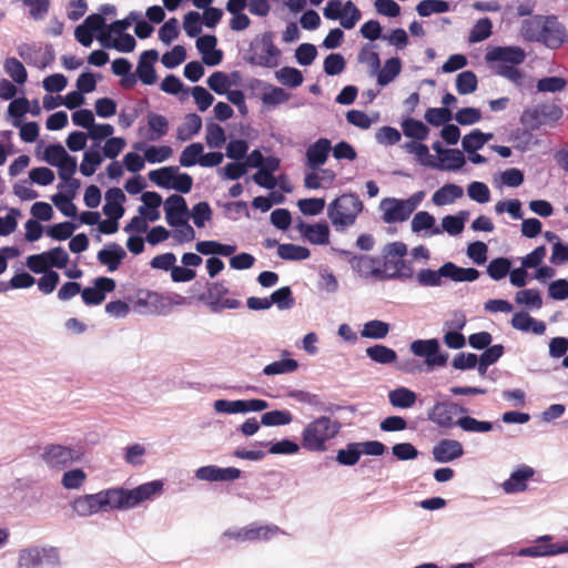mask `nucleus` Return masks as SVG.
I'll return each mask as SVG.
<instances>
[{"label":"nucleus","instance_id":"nucleus-1","mask_svg":"<svg viewBox=\"0 0 568 568\" xmlns=\"http://www.w3.org/2000/svg\"><path fill=\"white\" fill-rule=\"evenodd\" d=\"M163 489L161 480L142 484L133 489L110 488L97 494L75 498L71 507L79 516L85 517L100 510L129 509L151 499Z\"/></svg>","mask_w":568,"mask_h":568},{"label":"nucleus","instance_id":"nucleus-2","mask_svg":"<svg viewBox=\"0 0 568 568\" xmlns=\"http://www.w3.org/2000/svg\"><path fill=\"white\" fill-rule=\"evenodd\" d=\"M521 37L529 42H539L549 49H558L568 42V33L556 16H534L523 21Z\"/></svg>","mask_w":568,"mask_h":568},{"label":"nucleus","instance_id":"nucleus-3","mask_svg":"<svg viewBox=\"0 0 568 568\" xmlns=\"http://www.w3.org/2000/svg\"><path fill=\"white\" fill-rule=\"evenodd\" d=\"M339 429L338 420H333L328 416H320L305 426L302 433V446L310 452H325L326 443L334 438Z\"/></svg>","mask_w":568,"mask_h":568},{"label":"nucleus","instance_id":"nucleus-4","mask_svg":"<svg viewBox=\"0 0 568 568\" xmlns=\"http://www.w3.org/2000/svg\"><path fill=\"white\" fill-rule=\"evenodd\" d=\"M443 277L454 282H473L479 277V272L473 267L464 268L453 262H446L437 271L423 268L416 275L418 284L425 287L440 286Z\"/></svg>","mask_w":568,"mask_h":568},{"label":"nucleus","instance_id":"nucleus-5","mask_svg":"<svg viewBox=\"0 0 568 568\" xmlns=\"http://www.w3.org/2000/svg\"><path fill=\"white\" fill-rule=\"evenodd\" d=\"M363 209V202L357 194L345 193L329 203L327 215L333 226L342 231L355 223Z\"/></svg>","mask_w":568,"mask_h":568},{"label":"nucleus","instance_id":"nucleus-6","mask_svg":"<svg viewBox=\"0 0 568 568\" xmlns=\"http://www.w3.org/2000/svg\"><path fill=\"white\" fill-rule=\"evenodd\" d=\"M407 246L403 242H393L383 250V264H381L383 280L410 278L413 267L404 260Z\"/></svg>","mask_w":568,"mask_h":568},{"label":"nucleus","instance_id":"nucleus-7","mask_svg":"<svg viewBox=\"0 0 568 568\" xmlns=\"http://www.w3.org/2000/svg\"><path fill=\"white\" fill-rule=\"evenodd\" d=\"M282 51L274 43L272 32H264L250 44L246 61L252 65L274 69L280 64Z\"/></svg>","mask_w":568,"mask_h":568},{"label":"nucleus","instance_id":"nucleus-8","mask_svg":"<svg viewBox=\"0 0 568 568\" xmlns=\"http://www.w3.org/2000/svg\"><path fill=\"white\" fill-rule=\"evenodd\" d=\"M561 116L562 110L559 105L555 103H544L535 108L526 109L520 116V122L531 130H535L541 125L555 124Z\"/></svg>","mask_w":568,"mask_h":568},{"label":"nucleus","instance_id":"nucleus-9","mask_svg":"<svg viewBox=\"0 0 568 568\" xmlns=\"http://www.w3.org/2000/svg\"><path fill=\"white\" fill-rule=\"evenodd\" d=\"M323 13L326 19L338 20L341 26L347 30L353 29L362 18V13L354 2H326Z\"/></svg>","mask_w":568,"mask_h":568},{"label":"nucleus","instance_id":"nucleus-10","mask_svg":"<svg viewBox=\"0 0 568 568\" xmlns=\"http://www.w3.org/2000/svg\"><path fill=\"white\" fill-rule=\"evenodd\" d=\"M229 293L227 287L221 282L207 283V288L200 296L201 301L207 302L212 312H220L223 308L235 310L240 307L241 302L235 298H224Z\"/></svg>","mask_w":568,"mask_h":568},{"label":"nucleus","instance_id":"nucleus-11","mask_svg":"<svg viewBox=\"0 0 568 568\" xmlns=\"http://www.w3.org/2000/svg\"><path fill=\"white\" fill-rule=\"evenodd\" d=\"M383 210V221L385 223H396L406 221L416 209V203L412 200H397L386 197L381 202Z\"/></svg>","mask_w":568,"mask_h":568},{"label":"nucleus","instance_id":"nucleus-12","mask_svg":"<svg viewBox=\"0 0 568 568\" xmlns=\"http://www.w3.org/2000/svg\"><path fill=\"white\" fill-rule=\"evenodd\" d=\"M410 352L416 356L425 357L429 368L445 366L448 359L447 354L439 353V343L436 338L412 342Z\"/></svg>","mask_w":568,"mask_h":568},{"label":"nucleus","instance_id":"nucleus-13","mask_svg":"<svg viewBox=\"0 0 568 568\" xmlns=\"http://www.w3.org/2000/svg\"><path fill=\"white\" fill-rule=\"evenodd\" d=\"M467 408L452 402H437L428 412V419L442 428L457 426L454 416L466 414Z\"/></svg>","mask_w":568,"mask_h":568},{"label":"nucleus","instance_id":"nucleus-14","mask_svg":"<svg viewBox=\"0 0 568 568\" xmlns=\"http://www.w3.org/2000/svg\"><path fill=\"white\" fill-rule=\"evenodd\" d=\"M41 457L49 467L60 469L80 460L81 455L71 447L49 445L44 448Z\"/></svg>","mask_w":568,"mask_h":568},{"label":"nucleus","instance_id":"nucleus-15","mask_svg":"<svg viewBox=\"0 0 568 568\" xmlns=\"http://www.w3.org/2000/svg\"><path fill=\"white\" fill-rule=\"evenodd\" d=\"M165 220L172 227L185 224L189 219L186 201L182 195L172 194L164 202Z\"/></svg>","mask_w":568,"mask_h":568},{"label":"nucleus","instance_id":"nucleus-16","mask_svg":"<svg viewBox=\"0 0 568 568\" xmlns=\"http://www.w3.org/2000/svg\"><path fill=\"white\" fill-rule=\"evenodd\" d=\"M170 124L168 119L155 112L146 114V126H140L138 130L139 135L143 136L146 141L155 142L165 136L169 132Z\"/></svg>","mask_w":568,"mask_h":568},{"label":"nucleus","instance_id":"nucleus-17","mask_svg":"<svg viewBox=\"0 0 568 568\" xmlns=\"http://www.w3.org/2000/svg\"><path fill=\"white\" fill-rule=\"evenodd\" d=\"M114 288L113 278L101 276L94 281V287H85L81 291V297L87 305H99L105 300V294Z\"/></svg>","mask_w":568,"mask_h":568},{"label":"nucleus","instance_id":"nucleus-18","mask_svg":"<svg viewBox=\"0 0 568 568\" xmlns=\"http://www.w3.org/2000/svg\"><path fill=\"white\" fill-rule=\"evenodd\" d=\"M487 62H499L519 65L526 59V52L520 47H495L486 53Z\"/></svg>","mask_w":568,"mask_h":568},{"label":"nucleus","instance_id":"nucleus-19","mask_svg":"<svg viewBox=\"0 0 568 568\" xmlns=\"http://www.w3.org/2000/svg\"><path fill=\"white\" fill-rule=\"evenodd\" d=\"M550 540V536H542L538 539L537 545L520 549L519 555L526 557H541L568 552V541H565L562 545H558L549 544Z\"/></svg>","mask_w":568,"mask_h":568},{"label":"nucleus","instance_id":"nucleus-20","mask_svg":"<svg viewBox=\"0 0 568 568\" xmlns=\"http://www.w3.org/2000/svg\"><path fill=\"white\" fill-rule=\"evenodd\" d=\"M352 268L363 277L383 280L381 261L368 255H354L348 260Z\"/></svg>","mask_w":568,"mask_h":568},{"label":"nucleus","instance_id":"nucleus-21","mask_svg":"<svg viewBox=\"0 0 568 568\" xmlns=\"http://www.w3.org/2000/svg\"><path fill=\"white\" fill-rule=\"evenodd\" d=\"M332 150L331 141L326 138H321L311 144L306 150V166L311 170H317L325 164L328 154Z\"/></svg>","mask_w":568,"mask_h":568},{"label":"nucleus","instance_id":"nucleus-22","mask_svg":"<svg viewBox=\"0 0 568 568\" xmlns=\"http://www.w3.org/2000/svg\"><path fill=\"white\" fill-rule=\"evenodd\" d=\"M159 53L151 49L143 51L136 67V77L143 84L151 85L156 81V73L153 64L158 61Z\"/></svg>","mask_w":568,"mask_h":568},{"label":"nucleus","instance_id":"nucleus-23","mask_svg":"<svg viewBox=\"0 0 568 568\" xmlns=\"http://www.w3.org/2000/svg\"><path fill=\"white\" fill-rule=\"evenodd\" d=\"M433 457L438 463H449L464 455L463 445L456 439H442L433 447Z\"/></svg>","mask_w":568,"mask_h":568},{"label":"nucleus","instance_id":"nucleus-24","mask_svg":"<svg viewBox=\"0 0 568 568\" xmlns=\"http://www.w3.org/2000/svg\"><path fill=\"white\" fill-rule=\"evenodd\" d=\"M298 231L312 244L325 245L329 242V227L326 223H300Z\"/></svg>","mask_w":568,"mask_h":568},{"label":"nucleus","instance_id":"nucleus-25","mask_svg":"<svg viewBox=\"0 0 568 568\" xmlns=\"http://www.w3.org/2000/svg\"><path fill=\"white\" fill-rule=\"evenodd\" d=\"M277 527H268V526H258V527H247L239 530H226L224 532L225 537L230 539H235L239 541L246 540H256L261 538H267L268 532L276 531Z\"/></svg>","mask_w":568,"mask_h":568},{"label":"nucleus","instance_id":"nucleus-26","mask_svg":"<svg viewBox=\"0 0 568 568\" xmlns=\"http://www.w3.org/2000/svg\"><path fill=\"white\" fill-rule=\"evenodd\" d=\"M534 476V469L529 466H523L515 470L510 477L503 484V489L508 493H518L526 489V481Z\"/></svg>","mask_w":568,"mask_h":568},{"label":"nucleus","instance_id":"nucleus-27","mask_svg":"<svg viewBox=\"0 0 568 568\" xmlns=\"http://www.w3.org/2000/svg\"><path fill=\"white\" fill-rule=\"evenodd\" d=\"M125 256V251L119 244L113 243L108 248L99 251L98 261L108 266L110 272H114Z\"/></svg>","mask_w":568,"mask_h":568},{"label":"nucleus","instance_id":"nucleus-28","mask_svg":"<svg viewBox=\"0 0 568 568\" xmlns=\"http://www.w3.org/2000/svg\"><path fill=\"white\" fill-rule=\"evenodd\" d=\"M133 149L136 151H144V159L149 163H161L168 160L173 151L172 148L169 145H150L145 148V144L143 142H135L133 144Z\"/></svg>","mask_w":568,"mask_h":568},{"label":"nucleus","instance_id":"nucleus-29","mask_svg":"<svg viewBox=\"0 0 568 568\" xmlns=\"http://www.w3.org/2000/svg\"><path fill=\"white\" fill-rule=\"evenodd\" d=\"M247 2H226V9L232 14L230 27L232 30L242 31L245 30L250 23V18L243 13L246 9Z\"/></svg>","mask_w":568,"mask_h":568},{"label":"nucleus","instance_id":"nucleus-30","mask_svg":"<svg viewBox=\"0 0 568 568\" xmlns=\"http://www.w3.org/2000/svg\"><path fill=\"white\" fill-rule=\"evenodd\" d=\"M202 129V119L195 113H190L184 118L182 125L178 128L176 136L180 141H189Z\"/></svg>","mask_w":568,"mask_h":568},{"label":"nucleus","instance_id":"nucleus-31","mask_svg":"<svg viewBox=\"0 0 568 568\" xmlns=\"http://www.w3.org/2000/svg\"><path fill=\"white\" fill-rule=\"evenodd\" d=\"M464 194L463 189L456 184H445L433 194V202L437 206H443L453 203L455 200L462 197Z\"/></svg>","mask_w":568,"mask_h":568},{"label":"nucleus","instance_id":"nucleus-32","mask_svg":"<svg viewBox=\"0 0 568 568\" xmlns=\"http://www.w3.org/2000/svg\"><path fill=\"white\" fill-rule=\"evenodd\" d=\"M402 71V62L400 59L389 58L385 61L384 67L377 71V83L381 87H385L392 81L395 80V78Z\"/></svg>","mask_w":568,"mask_h":568},{"label":"nucleus","instance_id":"nucleus-33","mask_svg":"<svg viewBox=\"0 0 568 568\" xmlns=\"http://www.w3.org/2000/svg\"><path fill=\"white\" fill-rule=\"evenodd\" d=\"M388 399L392 406L397 408H409L416 403V394L406 387H397L389 392Z\"/></svg>","mask_w":568,"mask_h":568},{"label":"nucleus","instance_id":"nucleus-34","mask_svg":"<svg viewBox=\"0 0 568 568\" xmlns=\"http://www.w3.org/2000/svg\"><path fill=\"white\" fill-rule=\"evenodd\" d=\"M412 230L415 233H419L420 231L424 230H432V235H437L442 233V229L435 226V217L426 211L417 212L414 215L412 220Z\"/></svg>","mask_w":568,"mask_h":568},{"label":"nucleus","instance_id":"nucleus-35","mask_svg":"<svg viewBox=\"0 0 568 568\" xmlns=\"http://www.w3.org/2000/svg\"><path fill=\"white\" fill-rule=\"evenodd\" d=\"M403 133L407 138L424 141L429 134V129L419 120L408 118L402 122Z\"/></svg>","mask_w":568,"mask_h":568},{"label":"nucleus","instance_id":"nucleus-36","mask_svg":"<svg viewBox=\"0 0 568 568\" xmlns=\"http://www.w3.org/2000/svg\"><path fill=\"white\" fill-rule=\"evenodd\" d=\"M275 78L281 84L290 88L300 87L304 80L302 72L293 67H283L275 71Z\"/></svg>","mask_w":568,"mask_h":568},{"label":"nucleus","instance_id":"nucleus-37","mask_svg":"<svg viewBox=\"0 0 568 568\" xmlns=\"http://www.w3.org/2000/svg\"><path fill=\"white\" fill-rule=\"evenodd\" d=\"M277 254L281 258L287 261H302L310 257L311 252L307 247L296 244H280Z\"/></svg>","mask_w":568,"mask_h":568},{"label":"nucleus","instance_id":"nucleus-38","mask_svg":"<svg viewBox=\"0 0 568 568\" xmlns=\"http://www.w3.org/2000/svg\"><path fill=\"white\" fill-rule=\"evenodd\" d=\"M366 355L378 364H390L397 359V354L394 349L385 345H374L366 348Z\"/></svg>","mask_w":568,"mask_h":568},{"label":"nucleus","instance_id":"nucleus-39","mask_svg":"<svg viewBox=\"0 0 568 568\" xmlns=\"http://www.w3.org/2000/svg\"><path fill=\"white\" fill-rule=\"evenodd\" d=\"M43 551L39 547L22 549L19 555L18 568H37L42 564Z\"/></svg>","mask_w":568,"mask_h":568},{"label":"nucleus","instance_id":"nucleus-40","mask_svg":"<svg viewBox=\"0 0 568 568\" xmlns=\"http://www.w3.org/2000/svg\"><path fill=\"white\" fill-rule=\"evenodd\" d=\"M389 333V324L379 320L365 323L361 335L366 338L382 339Z\"/></svg>","mask_w":568,"mask_h":568},{"label":"nucleus","instance_id":"nucleus-41","mask_svg":"<svg viewBox=\"0 0 568 568\" xmlns=\"http://www.w3.org/2000/svg\"><path fill=\"white\" fill-rule=\"evenodd\" d=\"M456 425L468 433H488L493 429V424L486 420H478L470 416H463L456 420Z\"/></svg>","mask_w":568,"mask_h":568},{"label":"nucleus","instance_id":"nucleus-42","mask_svg":"<svg viewBox=\"0 0 568 568\" xmlns=\"http://www.w3.org/2000/svg\"><path fill=\"white\" fill-rule=\"evenodd\" d=\"M361 458V445L358 443H349L346 448L339 449L336 455L338 464L344 466H354Z\"/></svg>","mask_w":568,"mask_h":568},{"label":"nucleus","instance_id":"nucleus-43","mask_svg":"<svg viewBox=\"0 0 568 568\" xmlns=\"http://www.w3.org/2000/svg\"><path fill=\"white\" fill-rule=\"evenodd\" d=\"M439 159L443 162V164L438 165L437 168L449 171H456L462 169L466 162L463 152L458 149H447L445 151V155H443Z\"/></svg>","mask_w":568,"mask_h":568},{"label":"nucleus","instance_id":"nucleus-44","mask_svg":"<svg viewBox=\"0 0 568 568\" xmlns=\"http://www.w3.org/2000/svg\"><path fill=\"white\" fill-rule=\"evenodd\" d=\"M203 145L200 142H194L187 145L180 155V164L184 168H190L200 164V159L203 153Z\"/></svg>","mask_w":568,"mask_h":568},{"label":"nucleus","instance_id":"nucleus-45","mask_svg":"<svg viewBox=\"0 0 568 568\" xmlns=\"http://www.w3.org/2000/svg\"><path fill=\"white\" fill-rule=\"evenodd\" d=\"M268 91L264 92L261 100L264 105L275 106L287 102L291 99V94L283 88L268 85Z\"/></svg>","mask_w":568,"mask_h":568},{"label":"nucleus","instance_id":"nucleus-46","mask_svg":"<svg viewBox=\"0 0 568 568\" xmlns=\"http://www.w3.org/2000/svg\"><path fill=\"white\" fill-rule=\"evenodd\" d=\"M102 162V155L99 150H89L84 152L82 163L80 164V172L84 176L94 174L97 168Z\"/></svg>","mask_w":568,"mask_h":568},{"label":"nucleus","instance_id":"nucleus-47","mask_svg":"<svg viewBox=\"0 0 568 568\" xmlns=\"http://www.w3.org/2000/svg\"><path fill=\"white\" fill-rule=\"evenodd\" d=\"M404 148L408 152L414 153L420 164L427 165V166H433V168L438 166L437 163H435L430 160L432 156L429 154V149L426 144L412 141V142H406Z\"/></svg>","mask_w":568,"mask_h":568},{"label":"nucleus","instance_id":"nucleus-48","mask_svg":"<svg viewBox=\"0 0 568 568\" xmlns=\"http://www.w3.org/2000/svg\"><path fill=\"white\" fill-rule=\"evenodd\" d=\"M293 416L288 410H271L261 417V424L264 426H282L292 422Z\"/></svg>","mask_w":568,"mask_h":568},{"label":"nucleus","instance_id":"nucleus-49","mask_svg":"<svg viewBox=\"0 0 568 568\" xmlns=\"http://www.w3.org/2000/svg\"><path fill=\"white\" fill-rule=\"evenodd\" d=\"M196 8L203 9L202 21L207 28H214L222 19L221 9L210 7L212 2H192Z\"/></svg>","mask_w":568,"mask_h":568},{"label":"nucleus","instance_id":"nucleus-50","mask_svg":"<svg viewBox=\"0 0 568 568\" xmlns=\"http://www.w3.org/2000/svg\"><path fill=\"white\" fill-rule=\"evenodd\" d=\"M4 70L18 84H23L27 81V70L17 58H8L4 62Z\"/></svg>","mask_w":568,"mask_h":568},{"label":"nucleus","instance_id":"nucleus-51","mask_svg":"<svg viewBox=\"0 0 568 568\" xmlns=\"http://www.w3.org/2000/svg\"><path fill=\"white\" fill-rule=\"evenodd\" d=\"M477 77L473 71H463L456 78V89L459 94H469L477 89Z\"/></svg>","mask_w":568,"mask_h":568},{"label":"nucleus","instance_id":"nucleus-52","mask_svg":"<svg viewBox=\"0 0 568 568\" xmlns=\"http://www.w3.org/2000/svg\"><path fill=\"white\" fill-rule=\"evenodd\" d=\"M176 170L178 169L173 166H164L158 170H153L149 173V179L158 186L171 187L172 179L174 178Z\"/></svg>","mask_w":568,"mask_h":568},{"label":"nucleus","instance_id":"nucleus-53","mask_svg":"<svg viewBox=\"0 0 568 568\" xmlns=\"http://www.w3.org/2000/svg\"><path fill=\"white\" fill-rule=\"evenodd\" d=\"M298 367V363L295 359L287 358L273 362L266 365L263 369L265 375H277V374H286L296 371Z\"/></svg>","mask_w":568,"mask_h":568},{"label":"nucleus","instance_id":"nucleus-54","mask_svg":"<svg viewBox=\"0 0 568 568\" xmlns=\"http://www.w3.org/2000/svg\"><path fill=\"white\" fill-rule=\"evenodd\" d=\"M453 113L448 108H429L425 112V120L433 126H439L449 122Z\"/></svg>","mask_w":568,"mask_h":568},{"label":"nucleus","instance_id":"nucleus-55","mask_svg":"<svg viewBox=\"0 0 568 568\" xmlns=\"http://www.w3.org/2000/svg\"><path fill=\"white\" fill-rule=\"evenodd\" d=\"M186 59V50L184 47L178 44L172 50L162 55L161 62L168 69H173L180 65Z\"/></svg>","mask_w":568,"mask_h":568},{"label":"nucleus","instance_id":"nucleus-56","mask_svg":"<svg viewBox=\"0 0 568 568\" xmlns=\"http://www.w3.org/2000/svg\"><path fill=\"white\" fill-rule=\"evenodd\" d=\"M509 270L510 261L506 257L494 258L487 266L488 275L495 281L504 278L508 274Z\"/></svg>","mask_w":568,"mask_h":568},{"label":"nucleus","instance_id":"nucleus-57","mask_svg":"<svg viewBox=\"0 0 568 568\" xmlns=\"http://www.w3.org/2000/svg\"><path fill=\"white\" fill-rule=\"evenodd\" d=\"M69 194L57 193L52 196V202L60 210V212L69 217H75L78 213L77 206L72 203V199Z\"/></svg>","mask_w":568,"mask_h":568},{"label":"nucleus","instance_id":"nucleus-58","mask_svg":"<svg viewBox=\"0 0 568 568\" xmlns=\"http://www.w3.org/2000/svg\"><path fill=\"white\" fill-rule=\"evenodd\" d=\"M495 73L506 78L518 87L523 84L524 73L517 68V65L498 63L495 68Z\"/></svg>","mask_w":568,"mask_h":568},{"label":"nucleus","instance_id":"nucleus-59","mask_svg":"<svg viewBox=\"0 0 568 568\" xmlns=\"http://www.w3.org/2000/svg\"><path fill=\"white\" fill-rule=\"evenodd\" d=\"M491 22L488 18L479 19L469 33V42H480L491 34Z\"/></svg>","mask_w":568,"mask_h":568},{"label":"nucleus","instance_id":"nucleus-60","mask_svg":"<svg viewBox=\"0 0 568 568\" xmlns=\"http://www.w3.org/2000/svg\"><path fill=\"white\" fill-rule=\"evenodd\" d=\"M202 18L196 11H190L185 14L183 20V28L190 38L197 37L202 31Z\"/></svg>","mask_w":568,"mask_h":568},{"label":"nucleus","instance_id":"nucleus-61","mask_svg":"<svg viewBox=\"0 0 568 568\" xmlns=\"http://www.w3.org/2000/svg\"><path fill=\"white\" fill-rule=\"evenodd\" d=\"M205 140L209 146L221 148L226 140L224 129L216 123H209Z\"/></svg>","mask_w":568,"mask_h":568},{"label":"nucleus","instance_id":"nucleus-62","mask_svg":"<svg viewBox=\"0 0 568 568\" xmlns=\"http://www.w3.org/2000/svg\"><path fill=\"white\" fill-rule=\"evenodd\" d=\"M346 62L341 53H331L324 60V72L327 75H337L345 70Z\"/></svg>","mask_w":568,"mask_h":568},{"label":"nucleus","instance_id":"nucleus-63","mask_svg":"<svg viewBox=\"0 0 568 568\" xmlns=\"http://www.w3.org/2000/svg\"><path fill=\"white\" fill-rule=\"evenodd\" d=\"M300 211L305 215H317L325 207V200L322 197L302 199L297 202Z\"/></svg>","mask_w":568,"mask_h":568},{"label":"nucleus","instance_id":"nucleus-64","mask_svg":"<svg viewBox=\"0 0 568 568\" xmlns=\"http://www.w3.org/2000/svg\"><path fill=\"white\" fill-rule=\"evenodd\" d=\"M212 210L207 202H199L192 209V219L197 227H203L212 220Z\"/></svg>","mask_w":568,"mask_h":568}]
</instances>
